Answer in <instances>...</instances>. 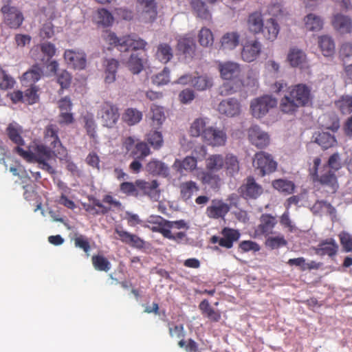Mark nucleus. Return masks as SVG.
<instances>
[{
  "label": "nucleus",
  "instance_id": "6ab92c4d",
  "mask_svg": "<svg viewBox=\"0 0 352 352\" xmlns=\"http://www.w3.org/2000/svg\"><path fill=\"white\" fill-rule=\"evenodd\" d=\"M177 50L186 58L192 59L195 55L196 43L191 37L179 38L177 43Z\"/></svg>",
  "mask_w": 352,
  "mask_h": 352
},
{
  "label": "nucleus",
  "instance_id": "c756f323",
  "mask_svg": "<svg viewBox=\"0 0 352 352\" xmlns=\"http://www.w3.org/2000/svg\"><path fill=\"white\" fill-rule=\"evenodd\" d=\"M314 141L323 149H328L336 145L337 140L333 135L327 132H318L313 135Z\"/></svg>",
  "mask_w": 352,
  "mask_h": 352
},
{
  "label": "nucleus",
  "instance_id": "864d4df0",
  "mask_svg": "<svg viewBox=\"0 0 352 352\" xmlns=\"http://www.w3.org/2000/svg\"><path fill=\"white\" fill-rule=\"evenodd\" d=\"M335 105L342 114L351 113L352 112V96H342L335 102Z\"/></svg>",
  "mask_w": 352,
  "mask_h": 352
},
{
  "label": "nucleus",
  "instance_id": "6e6552de",
  "mask_svg": "<svg viewBox=\"0 0 352 352\" xmlns=\"http://www.w3.org/2000/svg\"><path fill=\"white\" fill-rule=\"evenodd\" d=\"M276 104V98L265 95L252 100L250 104V110L254 117L260 118L265 116Z\"/></svg>",
  "mask_w": 352,
  "mask_h": 352
},
{
  "label": "nucleus",
  "instance_id": "338daca9",
  "mask_svg": "<svg viewBox=\"0 0 352 352\" xmlns=\"http://www.w3.org/2000/svg\"><path fill=\"white\" fill-rule=\"evenodd\" d=\"M54 25L52 22L45 23L39 30V36L42 40H47L52 38L54 35Z\"/></svg>",
  "mask_w": 352,
  "mask_h": 352
},
{
  "label": "nucleus",
  "instance_id": "0eeeda50",
  "mask_svg": "<svg viewBox=\"0 0 352 352\" xmlns=\"http://www.w3.org/2000/svg\"><path fill=\"white\" fill-rule=\"evenodd\" d=\"M253 166L261 177L274 173L277 168L276 162L270 154L264 151L258 152L254 155Z\"/></svg>",
  "mask_w": 352,
  "mask_h": 352
},
{
  "label": "nucleus",
  "instance_id": "e433bc0d",
  "mask_svg": "<svg viewBox=\"0 0 352 352\" xmlns=\"http://www.w3.org/2000/svg\"><path fill=\"white\" fill-rule=\"evenodd\" d=\"M197 160L195 157L186 156L184 160H176L173 164V168L179 173L183 170L192 171L197 168Z\"/></svg>",
  "mask_w": 352,
  "mask_h": 352
},
{
  "label": "nucleus",
  "instance_id": "58836bf2",
  "mask_svg": "<svg viewBox=\"0 0 352 352\" xmlns=\"http://www.w3.org/2000/svg\"><path fill=\"white\" fill-rule=\"evenodd\" d=\"M143 117L142 111L135 108H127L122 114V120L129 126H133L138 124Z\"/></svg>",
  "mask_w": 352,
  "mask_h": 352
},
{
  "label": "nucleus",
  "instance_id": "0e129e2a",
  "mask_svg": "<svg viewBox=\"0 0 352 352\" xmlns=\"http://www.w3.org/2000/svg\"><path fill=\"white\" fill-rule=\"evenodd\" d=\"M103 38L110 45H113L120 51V45L124 40V36L118 38L114 32L107 31L103 34Z\"/></svg>",
  "mask_w": 352,
  "mask_h": 352
},
{
  "label": "nucleus",
  "instance_id": "ea45409f",
  "mask_svg": "<svg viewBox=\"0 0 352 352\" xmlns=\"http://www.w3.org/2000/svg\"><path fill=\"white\" fill-rule=\"evenodd\" d=\"M147 170L153 175H168V168L162 162L157 160H151L146 165Z\"/></svg>",
  "mask_w": 352,
  "mask_h": 352
},
{
  "label": "nucleus",
  "instance_id": "052dcab7",
  "mask_svg": "<svg viewBox=\"0 0 352 352\" xmlns=\"http://www.w3.org/2000/svg\"><path fill=\"white\" fill-rule=\"evenodd\" d=\"M287 241L283 236H270L265 241V245L272 250L286 246Z\"/></svg>",
  "mask_w": 352,
  "mask_h": 352
},
{
  "label": "nucleus",
  "instance_id": "79ce46f5",
  "mask_svg": "<svg viewBox=\"0 0 352 352\" xmlns=\"http://www.w3.org/2000/svg\"><path fill=\"white\" fill-rule=\"evenodd\" d=\"M151 153L148 144L144 141L136 142L130 156L138 160H144Z\"/></svg>",
  "mask_w": 352,
  "mask_h": 352
},
{
  "label": "nucleus",
  "instance_id": "de8ad7c7",
  "mask_svg": "<svg viewBox=\"0 0 352 352\" xmlns=\"http://www.w3.org/2000/svg\"><path fill=\"white\" fill-rule=\"evenodd\" d=\"M146 140L155 150L160 149L164 144L162 133L156 130L149 131L146 135Z\"/></svg>",
  "mask_w": 352,
  "mask_h": 352
},
{
  "label": "nucleus",
  "instance_id": "4468645a",
  "mask_svg": "<svg viewBox=\"0 0 352 352\" xmlns=\"http://www.w3.org/2000/svg\"><path fill=\"white\" fill-rule=\"evenodd\" d=\"M197 178L203 185L214 191H218L223 183L222 179L218 173L207 169L201 170L198 174Z\"/></svg>",
  "mask_w": 352,
  "mask_h": 352
},
{
  "label": "nucleus",
  "instance_id": "2eb2a0df",
  "mask_svg": "<svg viewBox=\"0 0 352 352\" xmlns=\"http://www.w3.org/2000/svg\"><path fill=\"white\" fill-rule=\"evenodd\" d=\"M230 210V206L222 199H214L206 208V213L210 219H224Z\"/></svg>",
  "mask_w": 352,
  "mask_h": 352
},
{
  "label": "nucleus",
  "instance_id": "680f3d73",
  "mask_svg": "<svg viewBox=\"0 0 352 352\" xmlns=\"http://www.w3.org/2000/svg\"><path fill=\"white\" fill-rule=\"evenodd\" d=\"M323 166H327V169L332 170L336 173L342 168V162L340 155L338 153H334L329 157L327 164Z\"/></svg>",
  "mask_w": 352,
  "mask_h": 352
},
{
  "label": "nucleus",
  "instance_id": "dca6fc26",
  "mask_svg": "<svg viewBox=\"0 0 352 352\" xmlns=\"http://www.w3.org/2000/svg\"><path fill=\"white\" fill-rule=\"evenodd\" d=\"M248 138L250 142L258 148H263L270 144V137L267 133L255 125L248 129Z\"/></svg>",
  "mask_w": 352,
  "mask_h": 352
},
{
  "label": "nucleus",
  "instance_id": "603ef678",
  "mask_svg": "<svg viewBox=\"0 0 352 352\" xmlns=\"http://www.w3.org/2000/svg\"><path fill=\"white\" fill-rule=\"evenodd\" d=\"M151 112L152 113L151 118L153 122V125L160 126L166 118L163 107L153 104L151 106Z\"/></svg>",
  "mask_w": 352,
  "mask_h": 352
},
{
  "label": "nucleus",
  "instance_id": "cd10ccee",
  "mask_svg": "<svg viewBox=\"0 0 352 352\" xmlns=\"http://www.w3.org/2000/svg\"><path fill=\"white\" fill-rule=\"evenodd\" d=\"M320 126L325 129L336 132L340 128V120L335 113H324L319 117Z\"/></svg>",
  "mask_w": 352,
  "mask_h": 352
},
{
  "label": "nucleus",
  "instance_id": "1a4fd4ad",
  "mask_svg": "<svg viewBox=\"0 0 352 352\" xmlns=\"http://www.w3.org/2000/svg\"><path fill=\"white\" fill-rule=\"evenodd\" d=\"M58 133V128L56 124H48L45 129L44 140L46 143L50 144L52 149H54V152L59 155L60 159H61L67 156V151L62 145Z\"/></svg>",
  "mask_w": 352,
  "mask_h": 352
},
{
  "label": "nucleus",
  "instance_id": "f257e3e1",
  "mask_svg": "<svg viewBox=\"0 0 352 352\" xmlns=\"http://www.w3.org/2000/svg\"><path fill=\"white\" fill-rule=\"evenodd\" d=\"M220 76L226 80L219 88L221 96H228L236 92L241 85L246 87H254L258 85V80L254 76H248L247 80L243 83L239 79L241 69L239 63L227 61L220 63L218 65Z\"/></svg>",
  "mask_w": 352,
  "mask_h": 352
},
{
  "label": "nucleus",
  "instance_id": "7ed1b4c3",
  "mask_svg": "<svg viewBox=\"0 0 352 352\" xmlns=\"http://www.w3.org/2000/svg\"><path fill=\"white\" fill-rule=\"evenodd\" d=\"M307 101V87L305 85L298 84L289 89L287 94L281 99L280 108L284 113H293L299 107L304 106Z\"/></svg>",
  "mask_w": 352,
  "mask_h": 352
},
{
  "label": "nucleus",
  "instance_id": "ddd939ff",
  "mask_svg": "<svg viewBox=\"0 0 352 352\" xmlns=\"http://www.w3.org/2000/svg\"><path fill=\"white\" fill-rule=\"evenodd\" d=\"M138 197L147 196L151 200L157 201L160 198L159 183L157 180L145 181L138 179Z\"/></svg>",
  "mask_w": 352,
  "mask_h": 352
},
{
  "label": "nucleus",
  "instance_id": "13d9d810",
  "mask_svg": "<svg viewBox=\"0 0 352 352\" xmlns=\"http://www.w3.org/2000/svg\"><path fill=\"white\" fill-rule=\"evenodd\" d=\"M144 12L149 14V19L153 21L157 15L156 6L154 0H138Z\"/></svg>",
  "mask_w": 352,
  "mask_h": 352
},
{
  "label": "nucleus",
  "instance_id": "473e14b6",
  "mask_svg": "<svg viewBox=\"0 0 352 352\" xmlns=\"http://www.w3.org/2000/svg\"><path fill=\"white\" fill-rule=\"evenodd\" d=\"M318 47L324 56H331L335 53L336 45L333 39L328 35L318 38Z\"/></svg>",
  "mask_w": 352,
  "mask_h": 352
},
{
  "label": "nucleus",
  "instance_id": "4c0bfd02",
  "mask_svg": "<svg viewBox=\"0 0 352 352\" xmlns=\"http://www.w3.org/2000/svg\"><path fill=\"white\" fill-rule=\"evenodd\" d=\"M279 25L275 21V19L271 18L267 20L264 25L261 32L264 37L271 41H274L279 33Z\"/></svg>",
  "mask_w": 352,
  "mask_h": 352
},
{
  "label": "nucleus",
  "instance_id": "a19ab883",
  "mask_svg": "<svg viewBox=\"0 0 352 352\" xmlns=\"http://www.w3.org/2000/svg\"><path fill=\"white\" fill-rule=\"evenodd\" d=\"M190 6L195 14L203 19L209 20L211 19V14L207 8L205 2L201 0H192Z\"/></svg>",
  "mask_w": 352,
  "mask_h": 352
},
{
  "label": "nucleus",
  "instance_id": "f704fd0d",
  "mask_svg": "<svg viewBox=\"0 0 352 352\" xmlns=\"http://www.w3.org/2000/svg\"><path fill=\"white\" fill-rule=\"evenodd\" d=\"M119 62L114 59H106L104 61V82L107 84L113 82L116 79V73Z\"/></svg>",
  "mask_w": 352,
  "mask_h": 352
},
{
  "label": "nucleus",
  "instance_id": "3c124183",
  "mask_svg": "<svg viewBox=\"0 0 352 352\" xmlns=\"http://www.w3.org/2000/svg\"><path fill=\"white\" fill-rule=\"evenodd\" d=\"M138 179L134 182H123L120 184V191L126 196L138 198Z\"/></svg>",
  "mask_w": 352,
  "mask_h": 352
},
{
  "label": "nucleus",
  "instance_id": "69168bd1",
  "mask_svg": "<svg viewBox=\"0 0 352 352\" xmlns=\"http://www.w3.org/2000/svg\"><path fill=\"white\" fill-rule=\"evenodd\" d=\"M85 128L87 134L92 139L96 137V124L94 118L91 116H86L84 117Z\"/></svg>",
  "mask_w": 352,
  "mask_h": 352
},
{
  "label": "nucleus",
  "instance_id": "412c9836",
  "mask_svg": "<svg viewBox=\"0 0 352 352\" xmlns=\"http://www.w3.org/2000/svg\"><path fill=\"white\" fill-rule=\"evenodd\" d=\"M240 110L239 102L237 99L233 98L222 100L218 106L219 113L229 117L239 115Z\"/></svg>",
  "mask_w": 352,
  "mask_h": 352
},
{
  "label": "nucleus",
  "instance_id": "b1692460",
  "mask_svg": "<svg viewBox=\"0 0 352 352\" xmlns=\"http://www.w3.org/2000/svg\"><path fill=\"white\" fill-rule=\"evenodd\" d=\"M241 36L238 32H229L224 34L220 40V49L230 51L239 45Z\"/></svg>",
  "mask_w": 352,
  "mask_h": 352
},
{
  "label": "nucleus",
  "instance_id": "9d476101",
  "mask_svg": "<svg viewBox=\"0 0 352 352\" xmlns=\"http://www.w3.org/2000/svg\"><path fill=\"white\" fill-rule=\"evenodd\" d=\"M98 118L104 126L111 128L117 123L119 118L118 108L110 102H104L98 113Z\"/></svg>",
  "mask_w": 352,
  "mask_h": 352
},
{
  "label": "nucleus",
  "instance_id": "37998d69",
  "mask_svg": "<svg viewBox=\"0 0 352 352\" xmlns=\"http://www.w3.org/2000/svg\"><path fill=\"white\" fill-rule=\"evenodd\" d=\"M224 161V157L222 155H211L206 160V169L217 173L223 168Z\"/></svg>",
  "mask_w": 352,
  "mask_h": 352
},
{
  "label": "nucleus",
  "instance_id": "bb28decb",
  "mask_svg": "<svg viewBox=\"0 0 352 352\" xmlns=\"http://www.w3.org/2000/svg\"><path fill=\"white\" fill-rule=\"evenodd\" d=\"M334 28L341 34H349L352 32V20L350 17L338 14L332 21Z\"/></svg>",
  "mask_w": 352,
  "mask_h": 352
},
{
  "label": "nucleus",
  "instance_id": "e2e57ef3",
  "mask_svg": "<svg viewBox=\"0 0 352 352\" xmlns=\"http://www.w3.org/2000/svg\"><path fill=\"white\" fill-rule=\"evenodd\" d=\"M113 21V16L110 12L104 8L98 10V23L104 26H109Z\"/></svg>",
  "mask_w": 352,
  "mask_h": 352
},
{
  "label": "nucleus",
  "instance_id": "5701e85b",
  "mask_svg": "<svg viewBox=\"0 0 352 352\" xmlns=\"http://www.w3.org/2000/svg\"><path fill=\"white\" fill-rule=\"evenodd\" d=\"M147 43L136 36H125L120 45V52H127L129 50H144Z\"/></svg>",
  "mask_w": 352,
  "mask_h": 352
},
{
  "label": "nucleus",
  "instance_id": "c85d7f7f",
  "mask_svg": "<svg viewBox=\"0 0 352 352\" xmlns=\"http://www.w3.org/2000/svg\"><path fill=\"white\" fill-rule=\"evenodd\" d=\"M224 166L226 175L228 177H234L240 170V164L238 157L232 154L228 153L224 157Z\"/></svg>",
  "mask_w": 352,
  "mask_h": 352
},
{
  "label": "nucleus",
  "instance_id": "2f4dec72",
  "mask_svg": "<svg viewBox=\"0 0 352 352\" xmlns=\"http://www.w3.org/2000/svg\"><path fill=\"white\" fill-rule=\"evenodd\" d=\"M180 197L184 201L190 200L195 192L199 190L198 184L192 180L182 182L179 186Z\"/></svg>",
  "mask_w": 352,
  "mask_h": 352
},
{
  "label": "nucleus",
  "instance_id": "bf43d9fd",
  "mask_svg": "<svg viewBox=\"0 0 352 352\" xmlns=\"http://www.w3.org/2000/svg\"><path fill=\"white\" fill-rule=\"evenodd\" d=\"M199 42L204 47H208L213 44L214 37L212 32L208 28H202L199 33Z\"/></svg>",
  "mask_w": 352,
  "mask_h": 352
},
{
  "label": "nucleus",
  "instance_id": "8fccbe9b",
  "mask_svg": "<svg viewBox=\"0 0 352 352\" xmlns=\"http://www.w3.org/2000/svg\"><path fill=\"white\" fill-rule=\"evenodd\" d=\"M212 78L203 75L194 77L191 85L198 91H204L212 87Z\"/></svg>",
  "mask_w": 352,
  "mask_h": 352
},
{
  "label": "nucleus",
  "instance_id": "f03ea898",
  "mask_svg": "<svg viewBox=\"0 0 352 352\" xmlns=\"http://www.w3.org/2000/svg\"><path fill=\"white\" fill-rule=\"evenodd\" d=\"M14 151L28 162H37L39 167L48 173H55V170L49 164V161L53 159L54 156L58 158H60V156L50 146L48 148L42 144H39L32 146L28 151H25L21 147L16 146Z\"/></svg>",
  "mask_w": 352,
  "mask_h": 352
},
{
  "label": "nucleus",
  "instance_id": "f3484780",
  "mask_svg": "<svg viewBox=\"0 0 352 352\" xmlns=\"http://www.w3.org/2000/svg\"><path fill=\"white\" fill-rule=\"evenodd\" d=\"M63 56L67 63L74 69H83L86 67V54L82 51L66 50Z\"/></svg>",
  "mask_w": 352,
  "mask_h": 352
},
{
  "label": "nucleus",
  "instance_id": "20e7f679",
  "mask_svg": "<svg viewBox=\"0 0 352 352\" xmlns=\"http://www.w3.org/2000/svg\"><path fill=\"white\" fill-rule=\"evenodd\" d=\"M321 164L320 157H316L314 160L313 172L311 173V178L314 182H318L322 186L327 187L329 192L335 193L338 188L339 184L336 173L332 170L327 169V166H322L319 170Z\"/></svg>",
  "mask_w": 352,
  "mask_h": 352
},
{
  "label": "nucleus",
  "instance_id": "f8f14e48",
  "mask_svg": "<svg viewBox=\"0 0 352 352\" xmlns=\"http://www.w3.org/2000/svg\"><path fill=\"white\" fill-rule=\"evenodd\" d=\"M261 52L262 44L258 40H247L242 44L241 57L243 61L252 63L259 57Z\"/></svg>",
  "mask_w": 352,
  "mask_h": 352
},
{
  "label": "nucleus",
  "instance_id": "a18cd8bd",
  "mask_svg": "<svg viewBox=\"0 0 352 352\" xmlns=\"http://www.w3.org/2000/svg\"><path fill=\"white\" fill-rule=\"evenodd\" d=\"M287 59L291 66L298 67L305 62L306 54L302 50L294 47L289 50Z\"/></svg>",
  "mask_w": 352,
  "mask_h": 352
},
{
  "label": "nucleus",
  "instance_id": "7c9ffc66",
  "mask_svg": "<svg viewBox=\"0 0 352 352\" xmlns=\"http://www.w3.org/2000/svg\"><path fill=\"white\" fill-rule=\"evenodd\" d=\"M247 26L249 31L253 34L261 32L264 26L263 16L259 12L251 13L248 18Z\"/></svg>",
  "mask_w": 352,
  "mask_h": 352
},
{
  "label": "nucleus",
  "instance_id": "4be33fe9",
  "mask_svg": "<svg viewBox=\"0 0 352 352\" xmlns=\"http://www.w3.org/2000/svg\"><path fill=\"white\" fill-rule=\"evenodd\" d=\"M338 248L336 241L333 238H329L320 242L314 250L316 254L319 256L327 255L329 257H333L336 255Z\"/></svg>",
  "mask_w": 352,
  "mask_h": 352
},
{
  "label": "nucleus",
  "instance_id": "a878e982",
  "mask_svg": "<svg viewBox=\"0 0 352 352\" xmlns=\"http://www.w3.org/2000/svg\"><path fill=\"white\" fill-rule=\"evenodd\" d=\"M174 56L173 49L167 43H160L156 47L155 58L163 64L170 62Z\"/></svg>",
  "mask_w": 352,
  "mask_h": 352
},
{
  "label": "nucleus",
  "instance_id": "c9c22d12",
  "mask_svg": "<svg viewBox=\"0 0 352 352\" xmlns=\"http://www.w3.org/2000/svg\"><path fill=\"white\" fill-rule=\"evenodd\" d=\"M43 74V69L38 64H35L23 74L21 80L32 85L41 78Z\"/></svg>",
  "mask_w": 352,
  "mask_h": 352
},
{
  "label": "nucleus",
  "instance_id": "774afa93",
  "mask_svg": "<svg viewBox=\"0 0 352 352\" xmlns=\"http://www.w3.org/2000/svg\"><path fill=\"white\" fill-rule=\"evenodd\" d=\"M170 70L168 67H164L162 72L155 75L153 79L154 84L157 85H163L170 81Z\"/></svg>",
  "mask_w": 352,
  "mask_h": 352
},
{
  "label": "nucleus",
  "instance_id": "c03bdc74",
  "mask_svg": "<svg viewBox=\"0 0 352 352\" xmlns=\"http://www.w3.org/2000/svg\"><path fill=\"white\" fill-rule=\"evenodd\" d=\"M273 188L285 195H290L294 192L295 184L287 179H278L272 182Z\"/></svg>",
  "mask_w": 352,
  "mask_h": 352
},
{
  "label": "nucleus",
  "instance_id": "4d7b16f0",
  "mask_svg": "<svg viewBox=\"0 0 352 352\" xmlns=\"http://www.w3.org/2000/svg\"><path fill=\"white\" fill-rule=\"evenodd\" d=\"M39 88L35 85H32L30 88L27 89L24 94L25 103L28 104H33L37 102L39 100V95L38 94Z\"/></svg>",
  "mask_w": 352,
  "mask_h": 352
},
{
  "label": "nucleus",
  "instance_id": "aec40b11",
  "mask_svg": "<svg viewBox=\"0 0 352 352\" xmlns=\"http://www.w3.org/2000/svg\"><path fill=\"white\" fill-rule=\"evenodd\" d=\"M241 191L246 199H256L263 192V188L255 182L252 177L247 179L246 183L241 187Z\"/></svg>",
  "mask_w": 352,
  "mask_h": 352
},
{
  "label": "nucleus",
  "instance_id": "423d86ee",
  "mask_svg": "<svg viewBox=\"0 0 352 352\" xmlns=\"http://www.w3.org/2000/svg\"><path fill=\"white\" fill-rule=\"evenodd\" d=\"M1 8L4 24L12 29L19 28L23 23L24 16L20 9L11 5L12 0H3Z\"/></svg>",
  "mask_w": 352,
  "mask_h": 352
},
{
  "label": "nucleus",
  "instance_id": "09e8293b",
  "mask_svg": "<svg viewBox=\"0 0 352 352\" xmlns=\"http://www.w3.org/2000/svg\"><path fill=\"white\" fill-rule=\"evenodd\" d=\"M92 265L96 270L108 272L111 267L110 262L102 254L93 255L91 257Z\"/></svg>",
  "mask_w": 352,
  "mask_h": 352
},
{
  "label": "nucleus",
  "instance_id": "9b49d317",
  "mask_svg": "<svg viewBox=\"0 0 352 352\" xmlns=\"http://www.w3.org/2000/svg\"><path fill=\"white\" fill-rule=\"evenodd\" d=\"M203 141L213 147L223 146L226 144L227 134L223 129L209 126L203 133Z\"/></svg>",
  "mask_w": 352,
  "mask_h": 352
},
{
  "label": "nucleus",
  "instance_id": "6e6d98bb",
  "mask_svg": "<svg viewBox=\"0 0 352 352\" xmlns=\"http://www.w3.org/2000/svg\"><path fill=\"white\" fill-rule=\"evenodd\" d=\"M127 66L133 74H138L144 67L142 59L138 54H132L128 60Z\"/></svg>",
  "mask_w": 352,
  "mask_h": 352
},
{
  "label": "nucleus",
  "instance_id": "49530a36",
  "mask_svg": "<svg viewBox=\"0 0 352 352\" xmlns=\"http://www.w3.org/2000/svg\"><path fill=\"white\" fill-rule=\"evenodd\" d=\"M206 119L199 118L195 119L191 124L189 129V133L192 137L201 136L203 138V133L206 129Z\"/></svg>",
  "mask_w": 352,
  "mask_h": 352
},
{
  "label": "nucleus",
  "instance_id": "393cba45",
  "mask_svg": "<svg viewBox=\"0 0 352 352\" xmlns=\"http://www.w3.org/2000/svg\"><path fill=\"white\" fill-rule=\"evenodd\" d=\"M221 234L222 237H221L220 246L228 249L232 248L234 243L237 241L241 236L237 230L227 227L222 229Z\"/></svg>",
  "mask_w": 352,
  "mask_h": 352
},
{
  "label": "nucleus",
  "instance_id": "5fc2aeb1",
  "mask_svg": "<svg viewBox=\"0 0 352 352\" xmlns=\"http://www.w3.org/2000/svg\"><path fill=\"white\" fill-rule=\"evenodd\" d=\"M16 81L6 70L0 67V89L1 90H8L14 87Z\"/></svg>",
  "mask_w": 352,
  "mask_h": 352
},
{
  "label": "nucleus",
  "instance_id": "a211bd4d",
  "mask_svg": "<svg viewBox=\"0 0 352 352\" xmlns=\"http://www.w3.org/2000/svg\"><path fill=\"white\" fill-rule=\"evenodd\" d=\"M259 224L255 229L257 236H268L273 233V229L277 223L275 217L270 214H263L259 219Z\"/></svg>",
  "mask_w": 352,
  "mask_h": 352
},
{
  "label": "nucleus",
  "instance_id": "39448f33",
  "mask_svg": "<svg viewBox=\"0 0 352 352\" xmlns=\"http://www.w3.org/2000/svg\"><path fill=\"white\" fill-rule=\"evenodd\" d=\"M148 225L144 226L153 232L160 233L164 238L170 236V230L188 228L187 223L183 219L178 221H168L160 216L148 221Z\"/></svg>",
  "mask_w": 352,
  "mask_h": 352
},
{
  "label": "nucleus",
  "instance_id": "72a5a7b5",
  "mask_svg": "<svg viewBox=\"0 0 352 352\" xmlns=\"http://www.w3.org/2000/svg\"><path fill=\"white\" fill-rule=\"evenodd\" d=\"M22 132L21 126L15 122L9 124L6 129V133L9 139L19 147L24 144V140L21 136Z\"/></svg>",
  "mask_w": 352,
  "mask_h": 352
}]
</instances>
